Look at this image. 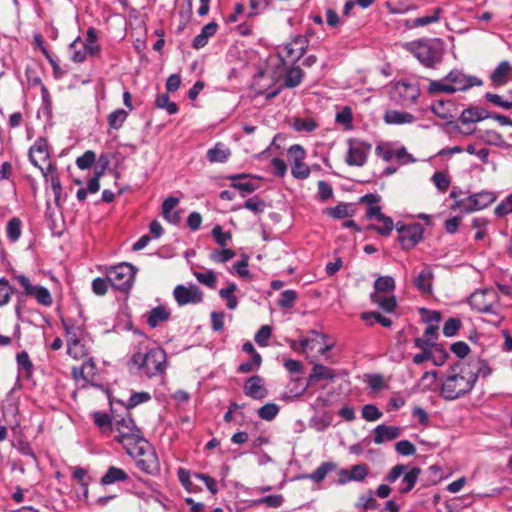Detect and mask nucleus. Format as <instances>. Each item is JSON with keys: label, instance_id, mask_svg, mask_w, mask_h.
<instances>
[{"label": "nucleus", "instance_id": "7ed1b4c3", "mask_svg": "<svg viewBox=\"0 0 512 512\" xmlns=\"http://www.w3.org/2000/svg\"><path fill=\"white\" fill-rule=\"evenodd\" d=\"M166 353L162 348L156 347L146 353H136L131 358V363L147 377L164 373L166 369Z\"/></svg>", "mask_w": 512, "mask_h": 512}, {"label": "nucleus", "instance_id": "5701e85b", "mask_svg": "<svg viewBox=\"0 0 512 512\" xmlns=\"http://www.w3.org/2000/svg\"><path fill=\"white\" fill-rule=\"evenodd\" d=\"M433 271L429 265H425L414 280L415 287L424 294L432 292Z\"/></svg>", "mask_w": 512, "mask_h": 512}, {"label": "nucleus", "instance_id": "423d86ee", "mask_svg": "<svg viewBox=\"0 0 512 512\" xmlns=\"http://www.w3.org/2000/svg\"><path fill=\"white\" fill-rule=\"evenodd\" d=\"M470 306L481 312L492 314L496 319L494 323H501L503 317L499 312L498 295L493 289L475 291L469 297Z\"/></svg>", "mask_w": 512, "mask_h": 512}, {"label": "nucleus", "instance_id": "e433bc0d", "mask_svg": "<svg viewBox=\"0 0 512 512\" xmlns=\"http://www.w3.org/2000/svg\"><path fill=\"white\" fill-rule=\"evenodd\" d=\"M371 300L388 313L393 312L396 308V299L394 296L388 297L380 293H372Z\"/></svg>", "mask_w": 512, "mask_h": 512}, {"label": "nucleus", "instance_id": "4c0bfd02", "mask_svg": "<svg viewBox=\"0 0 512 512\" xmlns=\"http://www.w3.org/2000/svg\"><path fill=\"white\" fill-rule=\"evenodd\" d=\"M89 348L84 339L67 343V353L74 359H81L88 355Z\"/></svg>", "mask_w": 512, "mask_h": 512}, {"label": "nucleus", "instance_id": "6ab92c4d", "mask_svg": "<svg viewBox=\"0 0 512 512\" xmlns=\"http://www.w3.org/2000/svg\"><path fill=\"white\" fill-rule=\"evenodd\" d=\"M244 392L247 396L253 399H263L267 396V390L264 387L263 379L260 376H251L245 386Z\"/></svg>", "mask_w": 512, "mask_h": 512}, {"label": "nucleus", "instance_id": "c03bdc74", "mask_svg": "<svg viewBox=\"0 0 512 512\" xmlns=\"http://www.w3.org/2000/svg\"><path fill=\"white\" fill-rule=\"evenodd\" d=\"M358 507H362L365 510H375L379 507V503L374 497L372 490H368L366 493L360 495Z\"/></svg>", "mask_w": 512, "mask_h": 512}, {"label": "nucleus", "instance_id": "4be33fe9", "mask_svg": "<svg viewBox=\"0 0 512 512\" xmlns=\"http://www.w3.org/2000/svg\"><path fill=\"white\" fill-rule=\"evenodd\" d=\"M384 122L389 125L411 124L415 122L416 117L405 111L387 110L383 116Z\"/></svg>", "mask_w": 512, "mask_h": 512}, {"label": "nucleus", "instance_id": "680f3d73", "mask_svg": "<svg viewBox=\"0 0 512 512\" xmlns=\"http://www.w3.org/2000/svg\"><path fill=\"white\" fill-rule=\"evenodd\" d=\"M448 357L447 351L443 348L442 345H435L432 349V357H430V360L433 362L436 366H441L444 364Z\"/></svg>", "mask_w": 512, "mask_h": 512}, {"label": "nucleus", "instance_id": "69168bd1", "mask_svg": "<svg viewBox=\"0 0 512 512\" xmlns=\"http://www.w3.org/2000/svg\"><path fill=\"white\" fill-rule=\"evenodd\" d=\"M485 98L487 101L503 109L509 110L512 108V100L506 101L504 96L488 92L485 94Z\"/></svg>", "mask_w": 512, "mask_h": 512}, {"label": "nucleus", "instance_id": "f8f14e48", "mask_svg": "<svg viewBox=\"0 0 512 512\" xmlns=\"http://www.w3.org/2000/svg\"><path fill=\"white\" fill-rule=\"evenodd\" d=\"M173 295L179 306L198 304L203 300V293L196 285H177L174 288Z\"/></svg>", "mask_w": 512, "mask_h": 512}, {"label": "nucleus", "instance_id": "c9c22d12", "mask_svg": "<svg viewBox=\"0 0 512 512\" xmlns=\"http://www.w3.org/2000/svg\"><path fill=\"white\" fill-rule=\"evenodd\" d=\"M237 289V285L235 283H229L227 287L220 289L219 296L226 300V306L230 310H234L238 306V300L234 295V292Z\"/></svg>", "mask_w": 512, "mask_h": 512}, {"label": "nucleus", "instance_id": "ddd939ff", "mask_svg": "<svg viewBox=\"0 0 512 512\" xmlns=\"http://www.w3.org/2000/svg\"><path fill=\"white\" fill-rule=\"evenodd\" d=\"M308 39L305 36H295L291 42L287 43L280 52V56L291 62L298 61L308 48Z\"/></svg>", "mask_w": 512, "mask_h": 512}, {"label": "nucleus", "instance_id": "20e7f679", "mask_svg": "<svg viewBox=\"0 0 512 512\" xmlns=\"http://www.w3.org/2000/svg\"><path fill=\"white\" fill-rule=\"evenodd\" d=\"M128 454L135 459L136 466L143 472L155 475L160 470L157 454L150 443L145 439L136 446L128 448Z\"/></svg>", "mask_w": 512, "mask_h": 512}, {"label": "nucleus", "instance_id": "c85d7f7f", "mask_svg": "<svg viewBox=\"0 0 512 512\" xmlns=\"http://www.w3.org/2000/svg\"><path fill=\"white\" fill-rule=\"evenodd\" d=\"M420 473L421 469L418 467H412L409 471H405L403 474L399 492L402 494L410 492L415 487V484L418 480Z\"/></svg>", "mask_w": 512, "mask_h": 512}, {"label": "nucleus", "instance_id": "b1692460", "mask_svg": "<svg viewBox=\"0 0 512 512\" xmlns=\"http://www.w3.org/2000/svg\"><path fill=\"white\" fill-rule=\"evenodd\" d=\"M437 330L438 325H428L424 331L423 336L414 339V346L417 348L433 349L435 345H438L435 343V340L437 339Z\"/></svg>", "mask_w": 512, "mask_h": 512}, {"label": "nucleus", "instance_id": "6e6552de", "mask_svg": "<svg viewBox=\"0 0 512 512\" xmlns=\"http://www.w3.org/2000/svg\"><path fill=\"white\" fill-rule=\"evenodd\" d=\"M348 150L345 157V162L349 166L362 167L366 164L367 158L371 152V144L356 139H348Z\"/></svg>", "mask_w": 512, "mask_h": 512}, {"label": "nucleus", "instance_id": "8fccbe9b", "mask_svg": "<svg viewBox=\"0 0 512 512\" xmlns=\"http://www.w3.org/2000/svg\"><path fill=\"white\" fill-rule=\"evenodd\" d=\"M361 414L366 421L370 422L377 421L383 416V413L374 404L364 405Z\"/></svg>", "mask_w": 512, "mask_h": 512}, {"label": "nucleus", "instance_id": "338daca9", "mask_svg": "<svg viewBox=\"0 0 512 512\" xmlns=\"http://www.w3.org/2000/svg\"><path fill=\"white\" fill-rule=\"evenodd\" d=\"M397 453L403 456H411L416 453V447L409 440H401L395 444Z\"/></svg>", "mask_w": 512, "mask_h": 512}, {"label": "nucleus", "instance_id": "f03ea898", "mask_svg": "<svg viewBox=\"0 0 512 512\" xmlns=\"http://www.w3.org/2000/svg\"><path fill=\"white\" fill-rule=\"evenodd\" d=\"M412 54L427 68L441 63L444 43L440 39L418 40L409 44Z\"/></svg>", "mask_w": 512, "mask_h": 512}, {"label": "nucleus", "instance_id": "ea45409f", "mask_svg": "<svg viewBox=\"0 0 512 512\" xmlns=\"http://www.w3.org/2000/svg\"><path fill=\"white\" fill-rule=\"evenodd\" d=\"M246 174H236L230 177L232 182V187L244 191L246 193H252L257 189V186L252 183L251 181H240L244 178H246Z\"/></svg>", "mask_w": 512, "mask_h": 512}, {"label": "nucleus", "instance_id": "09e8293b", "mask_svg": "<svg viewBox=\"0 0 512 512\" xmlns=\"http://www.w3.org/2000/svg\"><path fill=\"white\" fill-rule=\"evenodd\" d=\"M379 222L382 224L381 226L371 225L369 228L375 230L380 235L388 236L394 228L393 220L384 215Z\"/></svg>", "mask_w": 512, "mask_h": 512}, {"label": "nucleus", "instance_id": "79ce46f5", "mask_svg": "<svg viewBox=\"0 0 512 512\" xmlns=\"http://www.w3.org/2000/svg\"><path fill=\"white\" fill-rule=\"evenodd\" d=\"M22 222L19 218L13 217L7 223L6 233L11 242H16L22 233Z\"/></svg>", "mask_w": 512, "mask_h": 512}, {"label": "nucleus", "instance_id": "58836bf2", "mask_svg": "<svg viewBox=\"0 0 512 512\" xmlns=\"http://www.w3.org/2000/svg\"><path fill=\"white\" fill-rule=\"evenodd\" d=\"M336 469V464L333 462H323L315 471L310 475L305 476L314 482H321L329 472Z\"/></svg>", "mask_w": 512, "mask_h": 512}, {"label": "nucleus", "instance_id": "393cba45", "mask_svg": "<svg viewBox=\"0 0 512 512\" xmlns=\"http://www.w3.org/2000/svg\"><path fill=\"white\" fill-rule=\"evenodd\" d=\"M489 117L490 113L486 109L480 107H469L462 111L459 121H461L463 124H470L479 122Z\"/></svg>", "mask_w": 512, "mask_h": 512}, {"label": "nucleus", "instance_id": "603ef678", "mask_svg": "<svg viewBox=\"0 0 512 512\" xmlns=\"http://www.w3.org/2000/svg\"><path fill=\"white\" fill-rule=\"evenodd\" d=\"M290 385H292V387L289 388L290 393L293 396H300L307 390L311 383H309L308 379L305 382L302 378L296 377L291 379Z\"/></svg>", "mask_w": 512, "mask_h": 512}, {"label": "nucleus", "instance_id": "9b49d317", "mask_svg": "<svg viewBox=\"0 0 512 512\" xmlns=\"http://www.w3.org/2000/svg\"><path fill=\"white\" fill-rule=\"evenodd\" d=\"M398 231V239L405 250L412 249L423 236V227L419 223H413L410 225H396Z\"/></svg>", "mask_w": 512, "mask_h": 512}, {"label": "nucleus", "instance_id": "a19ab883", "mask_svg": "<svg viewBox=\"0 0 512 512\" xmlns=\"http://www.w3.org/2000/svg\"><path fill=\"white\" fill-rule=\"evenodd\" d=\"M128 117V112L123 109H116L108 115V125L111 129L118 130Z\"/></svg>", "mask_w": 512, "mask_h": 512}, {"label": "nucleus", "instance_id": "3c124183", "mask_svg": "<svg viewBox=\"0 0 512 512\" xmlns=\"http://www.w3.org/2000/svg\"><path fill=\"white\" fill-rule=\"evenodd\" d=\"M236 256V253L231 249L213 250L210 254V259L217 263H225Z\"/></svg>", "mask_w": 512, "mask_h": 512}, {"label": "nucleus", "instance_id": "72a5a7b5", "mask_svg": "<svg viewBox=\"0 0 512 512\" xmlns=\"http://www.w3.org/2000/svg\"><path fill=\"white\" fill-rule=\"evenodd\" d=\"M230 156V151L222 143H217L213 148L207 151V159L211 162H226Z\"/></svg>", "mask_w": 512, "mask_h": 512}, {"label": "nucleus", "instance_id": "bf43d9fd", "mask_svg": "<svg viewBox=\"0 0 512 512\" xmlns=\"http://www.w3.org/2000/svg\"><path fill=\"white\" fill-rule=\"evenodd\" d=\"M96 160V154L88 150L83 155L76 159V165L79 169L85 170L90 168Z\"/></svg>", "mask_w": 512, "mask_h": 512}, {"label": "nucleus", "instance_id": "bb28decb", "mask_svg": "<svg viewBox=\"0 0 512 512\" xmlns=\"http://www.w3.org/2000/svg\"><path fill=\"white\" fill-rule=\"evenodd\" d=\"M62 324L65 328L67 343L83 339L84 328L82 324H78L71 319H62Z\"/></svg>", "mask_w": 512, "mask_h": 512}, {"label": "nucleus", "instance_id": "0e129e2a", "mask_svg": "<svg viewBox=\"0 0 512 512\" xmlns=\"http://www.w3.org/2000/svg\"><path fill=\"white\" fill-rule=\"evenodd\" d=\"M261 363H262L261 355L254 354L251 356V358L247 362H244L239 366L238 371L240 373H249L254 368H258L261 365Z\"/></svg>", "mask_w": 512, "mask_h": 512}, {"label": "nucleus", "instance_id": "9d476101", "mask_svg": "<svg viewBox=\"0 0 512 512\" xmlns=\"http://www.w3.org/2000/svg\"><path fill=\"white\" fill-rule=\"evenodd\" d=\"M496 200V194L490 191L475 193L457 202V206L464 212H472L488 207Z\"/></svg>", "mask_w": 512, "mask_h": 512}, {"label": "nucleus", "instance_id": "f704fd0d", "mask_svg": "<svg viewBox=\"0 0 512 512\" xmlns=\"http://www.w3.org/2000/svg\"><path fill=\"white\" fill-rule=\"evenodd\" d=\"M93 419L95 425L101 430L102 433L108 434L114 431V422L107 413L94 412Z\"/></svg>", "mask_w": 512, "mask_h": 512}, {"label": "nucleus", "instance_id": "13d9d810", "mask_svg": "<svg viewBox=\"0 0 512 512\" xmlns=\"http://www.w3.org/2000/svg\"><path fill=\"white\" fill-rule=\"evenodd\" d=\"M349 204H339L335 207L327 208L326 213L335 219L346 218L350 215Z\"/></svg>", "mask_w": 512, "mask_h": 512}, {"label": "nucleus", "instance_id": "f257e3e1", "mask_svg": "<svg viewBox=\"0 0 512 512\" xmlns=\"http://www.w3.org/2000/svg\"><path fill=\"white\" fill-rule=\"evenodd\" d=\"M476 383L474 371L465 365L451 368L441 387V396L446 400H455L469 393Z\"/></svg>", "mask_w": 512, "mask_h": 512}, {"label": "nucleus", "instance_id": "c756f323", "mask_svg": "<svg viewBox=\"0 0 512 512\" xmlns=\"http://www.w3.org/2000/svg\"><path fill=\"white\" fill-rule=\"evenodd\" d=\"M217 23L215 22H210L208 24H206L202 30H201V33L198 34L194 40H193V47L195 49H200V48H203L204 46L207 45L208 43V39L213 36L216 31H217Z\"/></svg>", "mask_w": 512, "mask_h": 512}, {"label": "nucleus", "instance_id": "864d4df0", "mask_svg": "<svg viewBox=\"0 0 512 512\" xmlns=\"http://www.w3.org/2000/svg\"><path fill=\"white\" fill-rule=\"evenodd\" d=\"M14 289L6 278H0V306L6 305L13 294Z\"/></svg>", "mask_w": 512, "mask_h": 512}, {"label": "nucleus", "instance_id": "a18cd8bd", "mask_svg": "<svg viewBox=\"0 0 512 512\" xmlns=\"http://www.w3.org/2000/svg\"><path fill=\"white\" fill-rule=\"evenodd\" d=\"M374 287L376 290L374 293L382 294L383 292L394 290L395 281L391 276H381L376 279Z\"/></svg>", "mask_w": 512, "mask_h": 512}, {"label": "nucleus", "instance_id": "a878e982", "mask_svg": "<svg viewBox=\"0 0 512 512\" xmlns=\"http://www.w3.org/2000/svg\"><path fill=\"white\" fill-rule=\"evenodd\" d=\"M97 368L92 359L84 361L80 367H73L72 373L76 379L82 378L86 382L94 380Z\"/></svg>", "mask_w": 512, "mask_h": 512}, {"label": "nucleus", "instance_id": "5fc2aeb1", "mask_svg": "<svg viewBox=\"0 0 512 512\" xmlns=\"http://www.w3.org/2000/svg\"><path fill=\"white\" fill-rule=\"evenodd\" d=\"M494 213L499 218L512 214V193L495 207Z\"/></svg>", "mask_w": 512, "mask_h": 512}, {"label": "nucleus", "instance_id": "0eeeda50", "mask_svg": "<svg viewBox=\"0 0 512 512\" xmlns=\"http://www.w3.org/2000/svg\"><path fill=\"white\" fill-rule=\"evenodd\" d=\"M135 276V268L128 263L111 267L107 271V278L111 286L117 290H127L131 287Z\"/></svg>", "mask_w": 512, "mask_h": 512}, {"label": "nucleus", "instance_id": "4468645a", "mask_svg": "<svg viewBox=\"0 0 512 512\" xmlns=\"http://www.w3.org/2000/svg\"><path fill=\"white\" fill-rule=\"evenodd\" d=\"M394 95L402 105L413 104L420 95V89L416 84L408 81H399L394 87Z\"/></svg>", "mask_w": 512, "mask_h": 512}, {"label": "nucleus", "instance_id": "4d7b16f0", "mask_svg": "<svg viewBox=\"0 0 512 512\" xmlns=\"http://www.w3.org/2000/svg\"><path fill=\"white\" fill-rule=\"evenodd\" d=\"M297 299V293L294 290H285L281 293V297L278 301V305L283 308H291Z\"/></svg>", "mask_w": 512, "mask_h": 512}, {"label": "nucleus", "instance_id": "473e14b6", "mask_svg": "<svg viewBox=\"0 0 512 512\" xmlns=\"http://www.w3.org/2000/svg\"><path fill=\"white\" fill-rule=\"evenodd\" d=\"M169 317L170 312L164 306H157L149 312L147 323L155 328L159 323L167 321Z\"/></svg>", "mask_w": 512, "mask_h": 512}, {"label": "nucleus", "instance_id": "412c9836", "mask_svg": "<svg viewBox=\"0 0 512 512\" xmlns=\"http://www.w3.org/2000/svg\"><path fill=\"white\" fill-rule=\"evenodd\" d=\"M512 78V66L508 61H502L492 72L490 79L494 86L505 85Z\"/></svg>", "mask_w": 512, "mask_h": 512}, {"label": "nucleus", "instance_id": "052dcab7", "mask_svg": "<svg viewBox=\"0 0 512 512\" xmlns=\"http://www.w3.org/2000/svg\"><path fill=\"white\" fill-rule=\"evenodd\" d=\"M291 173L297 179H306L310 175V168L303 161L294 162Z\"/></svg>", "mask_w": 512, "mask_h": 512}, {"label": "nucleus", "instance_id": "2eb2a0df", "mask_svg": "<svg viewBox=\"0 0 512 512\" xmlns=\"http://www.w3.org/2000/svg\"><path fill=\"white\" fill-rule=\"evenodd\" d=\"M446 80L450 82V85L456 91H464L473 86H479L482 84L481 80L476 77L466 76L459 70L451 71L447 76Z\"/></svg>", "mask_w": 512, "mask_h": 512}, {"label": "nucleus", "instance_id": "49530a36", "mask_svg": "<svg viewBox=\"0 0 512 512\" xmlns=\"http://www.w3.org/2000/svg\"><path fill=\"white\" fill-rule=\"evenodd\" d=\"M443 12L442 8L437 7L433 10L432 15L422 16L415 18L413 24L415 27L426 26L432 23H436L440 19V14Z\"/></svg>", "mask_w": 512, "mask_h": 512}, {"label": "nucleus", "instance_id": "aec40b11", "mask_svg": "<svg viewBox=\"0 0 512 512\" xmlns=\"http://www.w3.org/2000/svg\"><path fill=\"white\" fill-rule=\"evenodd\" d=\"M455 110V105L451 101L440 100L431 105V111L448 124L453 122Z\"/></svg>", "mask_w": 512, "mask_h": 512}, {"label": "nucleus", "instance_id": "39448f33", "mask_svg": "<svg viewBox=\"0 0 512 512\" xmlns=\"http://www.w3.org/2000/svg\"><path fill=\"white\" fill-rule=\"evenodd\" d=\"M114 430L118 433L115 439L120 442L127 451L128 448H132L139 444V442L145 440L141 430L135 425L129 413H127L126 416L115 418Z\"/></svg>", "mask_w": 512, "mask_h": 512}, {"label": "nucleus", "instance_id": "de8ad7c7", "mask_svg": "<svg viewBox=\"0 0 512 512\" xmlns=\"http://www.w3.org/2000/svg\"><path fill=\"white\" fill-rule=\"evenodd\" d=\"M279 412V407L274 403H267L258 409V416L261 419L271 421L273 420Z\"/></svg>", "mask_w": 512, "mask_h": 512}, {"label": "nucleus", "instance_id": "6e6d98bb", "mask_svg": "<svg viewBox=\"0 0 512 512\" xmlns=\"http://www.w3.org/2000/svg\"><path fill=\"white\" fill-rule=\"evenodd\" d=\"M212 235L215 238L217 244L223 247L226 246L232 238V234L229 231H223L220 225L214 226L212 229Z\"/></svg>", "mask_w": 512, "mask_h": 512}, {"label": "nucleus", "instance_id": "cd10ccee", "mask_svg": "<svg viewBox=\"0 0 512 512\" xmlns=\"http://www.w3.org/2000/svg\"><path fill=\"white\" fill-rule=\"evenodd\" d=\"M336 377L335 372L322 364H315L312 368V372L310 373L308 380L309 383L313 384L319 382L321 380H334Z\"/></svg>", "mask_w": 512, "mask_h": 512}, {"label": "nucleus", "instance_id": "774afa93", "mask_svg": "<svg viewBox=\"0 0 512 512\" xmlns=\"http://www.w3.org/2000/svg\"><path fill=\"white\" fill-rule=\"evenodd\" d=\"M461 327V321L457 318H449L446 320L443 326V334L446 337H452L456 335L457 331Z\"/></svg>", "mask_w": 512, "mask_h": 512}, {"label": "nucleus", "instance_id": "e2e57ef3", "mask_svg": "<svg viewBox=\"0 0 512 512\" xmlns=\"http://www.w3.org/2000/svg\"><path fill=\"white\" fill-rule=\"evenodd\" d=\"M194 276L196 279L203 285H206L210 288H214L216 284V275L212 270H209L205 273L202 272H194Z\"/></svg>", "mask_w": 512, "mask_h": 512}, {"label": "nucleus", "instance_id": "dca6fc26", "mask_svg": "<svg viewBox=\"0 0 512 512\" xmlns=\"http://www.w3.org/2000/svg\"><path fill=\"white\" fill-rule=\"evenodd\" d=\"M48 142L44 138H39L29 150V159L31 163L39 168H43L40 162H47L49 160Z\"/></svg>", "mask_w": 512, "mask_h": 512}, {"label": "nucleus", "instance_id": "37998d69", "mask_svg": "<svg viewBox=\"0 0 512 512\" xmlns=\"http://www.w3.org/2000/svg\"><path fill=\"white\" fill-rule=\"evenodd\" d=\"M465 367H469L470 369H472V371H474L476 380L478 379L479 376L487 377L492 372V369L490 368L488 363L484 360H479V359L471 361L470 363L465 365Z\"/></svg>", "mask_w": 512, "mask_h": 512}, {"label": "nucleus", "instance_id": "2f4dec72", "mask_svg": "<svg viewBox=\"0 0 512 512\" xmlns=\"http://www.w3.org/2000/svg\"><path fill=\"white\" fill-rule=\"evenodd\" d=\"M129 479L128 474L120 468L111 466L101 478L103 485H110L116 482H124Z\"/></svg>", "mask_w": 512, "mask_h": 512}, {"label": "nucleus", "instance_id": "1a4fd4ad", "mask_svg": "<svg viewBox=\"0 0 512 512\" xmlns=\"http://www.w3.org/2000/svg\"><path fill=\"white\" fill-rule=\"evenodd\" d=\"M13 277L19 282L24 288V292L27 296H32L36 301L44 306H51L53 298L49 290L40 285H33L30 279L22 274H14Z\"/></svg>", "mask_w": 512, "mask_h": 512}, {"label": "nucleus", "instance_id": "f3484780", "mask_svg": "<svg viewBox=\"0 0 512 512\" xmlns=\"http://www.w3.org/2000/svg\"><path fill=\"white\" fill-rule=\"evenodd\" d=\"M374 438L373 441L375 444H382L387 441H392L397 439L402 434V429L397 426H388L384 424H380L376 426L373 430Z\"/></svg>", "mask_w": 512, "mask_h": 512}, {"label": "nucleus", "instance_id": "a211bd4d", "mask_svg": "<svg viewBox=\"0 0 512 512\" xmlns=\"http://www.w3.org/2000/svg\"><path fill=\"white\" fill-rule=\"evenodd\" d=\"M41 173L46 182H49L54 193L55 202L58 204L62 192V185L60 182L57 168L49 162L46 168H41Z\"/></svg>", "mask_w": 512, "mask_h": 512}, {"label": "nucleus", "instance_id": "7c9ffc66", "mask_svg": "<svg viewBox=\"0 0 512 512\" xmlns=\"http://www.w3.org/2000/svg\"><path fill=\"white\" fill-rule=\"evenodd\" d=\"M304 72L298 66H291L283 77L284 86L287 88H295L299 86L303 80Z\"/></svg>", "mask_w": 512, "mask_h": 512}]
</instances>
